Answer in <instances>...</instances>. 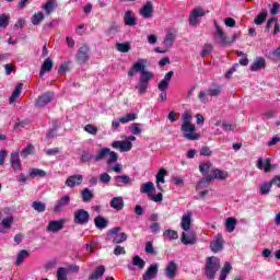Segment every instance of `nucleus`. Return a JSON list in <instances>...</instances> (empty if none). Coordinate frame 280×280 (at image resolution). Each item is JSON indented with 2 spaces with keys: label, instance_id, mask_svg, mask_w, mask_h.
I'll return each mask as SVG.
<instances>
[{
  "label": "nucleus",
  "instance_id": "4c0bfd02",
  "mask_svg": "<svg viewBox=\"0 0 280 280\" xmlns=\"http://www.w3.org/2000/svg\"><path fill=\"white\" fill-rule=\"evenodd\" d=\"M45 21V14L43 12L34 13L31 18L32 25H40Z\"/></svg>",
  "mask_w": 280,
  "mask_h": 280
},
{
  "label": "nucleus",
  "instance_id": "9b49d317",
  "mask_svg": "<svg viewBox=\"0 0 280 280\" xmlns=\"http://www.w3.org/2000/svg\"><path fill=\"white\" fill-rule=\"evenodd\" d=\"M256 165L258 170H264L266 174H268L269 172H272V170L277 167L276 165L272 164V162L270 161V158H267L265 162H264V158H259Z\"/></svg>",
  "mask_w": 280,
  "mask_h": 280
},
{
  "label": "nucleus",
  "instance_id": "473e14b6",
  "mask_svg": "<svg viewBox=\"0 0 280 280\" xmlns=\"http://www.w3.org/2000/svg\"><path fill=\"white\" fill-rule=\"evenodd\" d=\"M145 65H148V59H138V62L132 66L133 71H136V73L145 72Z\"/></svg>",
  "mask_w": 280,
  "mask_h": 280
},
{
  "label": "nucleus",
  "instance_id": "7ed1b4c3",
  "mask_svg": "<svg viewBox=\"0 0 280 280\" xmlns=\"http://www.w3.org/2000/svg\"><path fill=\"white\" fill-rule=\"evenodd\" d=\"M12 224H14V215H12V209L4 208L0 211V233H5V231L12 229Z\"/></svg>",
  "mask_w": 280,
  "mask_h": 280
},
{
  "label": "nucleus",
  "instance_id": "2eb2a0df",
  "mask_svg": "<svg viewBox=\"0 0 280 280\" xmlns=\"http://www.w3.org/2000/svg\"><path fill=\"white\" fill-rule=\"evenodd\" d=\"M200 16H205V10L202 8L194 9L189 16V25L196 27V25H198V19H200Z\"/></svg>",
  "mask_w": 280,
  "mask_h": 280
},
{
  "label": "nucleus",
  "instance_id": "c85d7f7f",
  "mask_svg": "<svg viewBox=\"0 0 280 280\" xmlns=\"http://www.w3.org/2000/svg\"><path fill=\"white\" fill-rule=\"evenodd\" d=\"M54 69V61L51 59L47 58L44 63L42 65V69L39 71V77L43 78L45 73H49Z\"/></svg>",
  "mask_w": 280,
  "mask_h": 280
},
{
  "label": "nucleus",
  "instance_id": "72a5a7b5",
  "mask_svg": "<svg viewBox=\"0 0 280 280\" xmlns=\"http://www.w3.org/2000/svg\"><path fill=\"white\" fill-rule=\"evenodd\" d=\"M222 93V85L220 84H212L208 89V95L211 97H218Z\"/></svg>",
  "mask_w": 280,
  "mask_h": 280
},
{
  "label": "nucleus",
  "instance_id": "cd10ccee",
  "mask_svg": "<svg viewBox=\"0 0 280 280\" xmlns=\"http://www.w3.org/2000/svg\"><path fill=\"white\" fill-rule=\"evenodd\" d=\"M11 167L13 172H21V158L16 152L11 153Z\"/></svg>",
  "mask_w": 280,
  "mask_h": 280
},
{
  "label": "nucleus",
  "instance_id": "a878e982",
  "mask_svg": "<svg viewBox=\"0 0 280 280\" xmlns=\"http://www.w3.org/2000/svg\"><path fill=\"white\" fill-rule=\"evenodd\" d=\"M261 69H266V59L257 57L250 66V71H261Z\"/></svg>",
  "mask_w": 280,
  "mask_h": 280
},
{
  "label": "nucleus",
  "instance_id": "4d7b16f0",
  "mask_svg": "<svg viewBox=\"0 0 280 280\" xmlns=\"http://www.w3.org/2000/svg\"><path fill=\"white\" fill-rule=\"evenodd\" d=\"M10 25V15L8 14H1L0 15V27H8Z\"/></svg>",
  "mask_w": 280,
  "mask_h": 280
},
{
  "label": "nucleus",
  "instance_id": "4be33fe9",
  "mask_svg": "<svg viewBox=\"0 0 280 280\" xmlns=\"http://www.w3.org/2000/svg\"><path fill=\"white\" fill-rule=\"evenodd\" d=\"M124 23L128 27H135V25H137V15H135V12L130 10L126 11L124 15Z\"/></svg>",
  "mask_w": 280,
  "mask_h": 280
},
{
  "label": "nucleus",
  "instance_id": "3c124183",
  "mask_svg": "<svg viewBox=\"0 0 280 280\" xmlns=\"http://www.w3.org/2000/svg\"><path fill=\"white\" fill-rule=\"evenodd\" d=\"M132 264L135 266H137L138 268H140V270H143V268H145V260H143L141 258V256L139 255H136L133 258H132Z\"/></svg>",
  "mask_w": 280,
  "mask_h": 280
},
{
  "label": "nucleus",
  "instance_id": "20e7f679",
  "mask_svg": "<svg viewBox=\"0 0 280 280\" xmlns=\"http://www.w3.org/2000/svg\"><path fill=\"white\" fill-rule=\"evenodd\" d=\"M220 270V259L215 256L208 257L206 259V277L209 280L215 279V272Z\"/></svg>",
  "mask_w": 280,
  "mask_h": 280
},
{
  "label": "nucleus",
  "instance_id": "dca6fc26",
  "mask_svg": "<svg viewBox=\"0 0 280 280\" xmlns=\"http://www.w3.org/2000/svg\"><path fill=\"white\" fill-rule=\"evenodd\" d=\"M224 248V238L222 234H218L217 238L210 243V249L212 253H220Z\"/></svg>",
  "mask_w": 280,
  "mask_h": 280
},
{
  "label": "nucleus",
  "instance_id": "5fc2aeb1",
  "mask_svg": "<svg viewBox=\"0 0 280 280\" xmlns=\"http://www.w3.org/2000/svg\"><path fill=\"white\" fill-rule=\"evenodd\" d=\"M33 152H34V145L28 144L21 151V156L22 159H27V156H30V154H32Z\"/></svg>",
  "mask_w": 280,
  "mask_h": 280
},
{
  "label": "nucleus",
  "instance_id": "c756f323",
  "mask_svg": "<svg viewBox=\"0 0 280 280\" xmlns=\"http://www.w3.org/2000/svg\"><path fill=\"white\" fill-rule=\"evenodd\" d=\"M106 272V267L104 266H98L94 272H92L89 277V280H97L102 279L104 277V273Z\"/></svg>",
  "mask_w": 280,
  "mask_h": 280
},
{
  "label": "nucleus",
  "instance_id": "bb28decb",
  "mask_svg": "<svg viewBox=\"0 0 280 280\" xmlns=\"http://www.w3.org/2000/svg\"><path fill=\"white\" fill-rule=\"evenodd\" d=\"M154 183L152 182H147L144 184H141L140 186V192L141 194H147V196L150 198L152 194L155 191Z\"/></svg>",
  "mask_w": 280,
  "mask_h": 280
},
{
  "label": "nucleus",
  "instance_id": "58836bf2",
  "mask_svg": "<svg viewBox=\"0 0 280 280\" xmlns=\"http://www.w3.org/2000/svg\"><path fill=\"white\" fill-rule=\"evenodd\" d=\"M81 197H82L83 202H91L93 200V198H95V195H93V191H91V189L84 188L81 191Z\"/></svg>",
  "mask_w": 280,
  "mask_h": 280
},
{
  "label": "nucleus",
  "instance_id": "393cba45",
  "mask_svg": "<svg viewBox=\"0 0 280 280\" xmlns=\"http://www.w3.org/2000/svg\"><path fill=\"white\" fill-rule=\"evenodd\" d=\"M165 176H167V171H165V168H160V171L155 175L156 188L159 189V191H163L162 185L165 183Z\"/></svg>",
  "mask_w": 280,
  "mask_h": 280
},
{
  "label": "nucleus",
  "instance_id": "6e6d98bb",
  "mask_svg": "<svg viewBox=\"0 0 280 280\" xmlns=\"http://www.w3.org/2000/svg\"><path fill=\"white\" fill-rule=\"evenodd\" d=\"M213 51V46L211 44H206L201 50L200 56L202 58H207V56H209V54H211Z\"/></svg>",
  "mask_w": 280,
  "mask_h": 280
},
{
  "label": "nucleus",
  "instance_id": "0e129e2a",
  "mask_svg": "<svg viewBox=\"0 0 280 280\" xmlns=\"http://www.w3.org/2000/svg\"><path fill=\"white\" fill-rule=\"evenodd\" d=\"M213 154V151L209 147H202L200 149V156H211Z\"/></svg>",
  "mask_w": 280,
  "mask_h": 280
},
{
  "label": "nucleus",
  "instance_id": "de8ad7c7",
  "mask_svg": "<svg viewBox=\"0 0 280 280\" xmlns=\"http://www.w3.org/2000/svg\"><path fill=\"white\" fill-rule=\"evenodd\" d=\"M152 78H154V73L145 70L144 72L141 73L139 82H143L144 84H148Z\"/></svg>",
  "mask_w": 280,
  "mask_h": 280
},
{
  "label": "nucleus",
  "instance_id": "f03ea898",
  "mask_svg": "<svg viewBox=\"0 0 280 280\" xmlns=\"http://www.w3.org/2000/svg\"><path fill=\"white\" fill-rule=\"evenodd\" d=\"M93 159L95 163H100V161H104V159H107L106 163L108 165H113V163H117L119 155L117 154V152L110 151L109 148L105 147L101 149Z\"/></svg>",
  "mask_w": 280,
  "mask_h": 280
},
{
  "label": "nucleus",
  "instance_id": "423d86ee",
  "mask_svg": "<svg viewBox=\"0 0 280 280\" xmlns=\"http://www.w3.org/2000/svg\"><path fill=\"white\" fill-rule=\"evenodd\" d=\"M119 231H121L119 226L109 230L107 240H112L113 244H122V242H126L128 235L124 232L119 233Z\"/></svg>",
  "mask_w": 280,
  "mask_h": 280
},
{
  "label": "nucleus",
  "instance_id": "c03bdc74",
  "mask_svg": "<svg viewBox=\"0 0 280 280\" xmlns=\"http://www.w3.org/2000/svg\"><path fill=\"white\" fill-rule=\"evenodd\" d=\"M27 257H30V252L22 249L19 254H18V258L15 261L16 266H21L23 264V261H25V259H27Z\"/></svg>",
  "mask_w": 280,
  "mask_h": 280
},
{
  "label": "nucleus",
  "instance_id": "4468645a",
  "mask_svg": "<svg viewBox=\"0 0 280 280\" xmlns=\"http://www.w3.org/2000/svg\"><path fill=\"white\" fill-rule=\"evenodd\" d=\"M71 205V197L69 195L62 196L59 200H57L54 211L55 213H60L63 207H69Z\"/></svg>",
  "mask_w": 280,
  "mask_h": 280
},
{
  "label": "nucleus",
  "instance_id": "39448f33",
  "mask_svg": "<svg viewBox=\"0 0 280 280\" xmlns=\"http://www.w3.org/2000/svg\"><path fill=\"white\" fill-rule=\"evenodd\" d=\"M215 178L218 180H226V178H229V173L219 168L213 170L210 175L199 182L197 186L198 189H202L206 184L212 183L213 180H215Z\"/></svg>",
  "mask_w": 280,
  "mask_h": 280
},
{
  "label": "nucleus",
  "instance_id": "e2e57ef3",
  "mask_svg": "<svg viewBox=\"0 0 280 280\" xmlns=\"http://www.w3.org/2000/svg\"><path fill=\"white\" fill-rule=\"evenodd\" d=\"M110 176L108 175V173H103L100 175V183H103L104 185H108V183H110Z\"/></svg>",
  "mask_w": 280,
  "mask_h": 280
},
{
  "label": "nucleus",
  "instance_id": "69168bd1",
  "mask_svg": "<svg viewBox=\"0 0 280 280\" xmlns=\"http://www.w3.org/2000/svg\"><path fill=\"white\" fill-rule=\"evenodd\" d=\"M114 255H116V257H119V255H126V248L121 247V245H117L114 248Z\"/></svg>",
  "mask_w": 280,
  "mask_h": 280
},
{
  "label": "nucleus",
  "instance_id": "a19ab883",
  "mask_svg": "<svg viewBox=\"0 0 280 280\" xmlns=\"http://www.w3.org/2000/svg\"><path fill=\"white\" fill-rule=\"evenodd\" d=\"M94 224L96 226V229H106L108 226V221H106V219H104V217H96L94 219Z\"/></svg>",
  "mask_w": 280,
  "mask_h": 280
},
{
  "label": "nucleus",
  "instance_id": "774afa93",
  "mask_svg": "<svg viewBox=\"0 0 280 280\" xmlns=\"http://www.w3.org/2000/svg\"><path fill=\"white\" fill-rule=\"evenodd\" d=\"M271 186L275 185L276 187L280 188V175H276L273 178L270 180Z\"/></svg>",
  "mask_w": 280,
  "mask_h": 280
},
{
  "label": "nucleus",
  "instance_id": "6ab92c4d",
  "mask_svg": "<svg viewBox=\"0 0 280 280\" xmlns=\"http://www.w3.org/2000/svg\"><path fill=\"white\" fill-rule=\"evenodd\" d=\"M83 177L80 174L69 176L66 180V186L73 189V187H80L82 185Z\"/></svg>",
  "mask_w": 280,
  "mask_h": 280
},
{
  "label": "nucleus",
  "instance_id": "37998d69",
  "mask_svg": "<svg viewBox=\"0 0 280 280\" xmlns=\"http://www.w3.org/2000/svg\"><path fill=\"white\" fill-rule=\"evenodd\" d=\"M32 207L34 211H37V213H45V210L47 209V205L43 201H34Z\"/></svg>",
  "mask_w": 280,
  "mask_h": 280
},
{
  "label": "nucleus",
  "instance_id": "e433bc0d",
  "mask_svg": "<svg viewBox=\"0 0 280 280\" xmlns=\"http://www.w3.org/2000/svg\"><path fill=\"white\" fill-rule=\"evenodd\" d=\"M56 8H58L56 0H48L43 7V10L46 12V14H51Z\"/></svg>",
  "mask_w": 280,
  "mask_h": 280
},
{
  "label": "nucleus",
  "instance_id": "9d476101",
  "mask_svg": "<svg viewBox=\"0 0 280 280\" xmlns=\"http://www.w3.org/2000/svg\"><path fill=\"white\" fill-rule=\"evenodd\" d=\"M214 30L217 32V38L220 40L221 44H223L224 46L233 45L231 38L226 36V33H224V31L222 30V27H220V25H218V23H214Z\"/></svg>",
  "mask_w": 280,
  "mask_h": 280
},
{
  "label": "nucleus",
  "instance_id": "c9c22d12",
  "mask_svg": "<svg viewBox=\"0 0 280 280\" xmlns=\"http://www.w3.org/2000/svg\"><path fill=\"white\" fill-rule=\"evenodd\" d=\"M23 91V83H19L16 86H15V90L13 91L9 102L10 104H14V102H16V98L18 97H21V92Z\"/></svg>",
  "mask_w": 280,
  "mask_h": 280
},
{
  "label": "nucleus",
  "instance_id": "aec40b11",
  "mask_svg": "<svg viewBox=\"0 0 280 280\" xmlns=\"http://www.w3.org/2000/svg\"><path fill=\"white\" fill-rule=\"evenodd\" d=\"M159 275V265H151L147 271L143 273L142 279L143 280H154L156 279V276Z\"/></svg>",
  "mask_w": 280,
  "mask_h": 280
},
{
  "label": "nucleus",
  "instance_id": "6e6552de",
  "mask_svg": "<svg viewBox=\"0 0 280 280\" xmlns=\"http://www.w3.org/2000/svg\"><path fill=\"white\" fill-rule=\"evenodd\" d=\"M89 220H91V214H89V211L79 209L74 212V224H89Z\"/></svg>",
  "mask_w": 280,
  "mask_h": 280
},
{
  "label": "nucleus",
  "instance_id": "ddd939ff",
  "mask_svg": "<svg viewBox=\"0 0 280 280\" xmlns=\"http://www.w3.org/2000/svg\"><path fill=\"white\" fill-rule=\"evenodd\" d=\"M112 148L115 150H120V152H130V150H132V142L128 140L114 141L112 143Z\"/></svg>",
  "mask_w": 280,
  "mask_h": 280
},
{
  "label": "nucleus",
  "instance_id": "f8f14e48",
  "mask_svg": "<svg viewBox=\"0 0 280 280\" xmlns=\"http://www.w3.org/2000/svg\"><path fill=\"white\" fill-rule=\"evenodd\" d=\"M54 100V92H46L43 95L38 96L36 101L37 108H43Z\"/></svg>",
  "mask_w": 280,
  "mask_h": 280
},
{
  "label": "nucleus",
  "instance_id": "1a4fd4ad",
  "mask_svg": "<svg viewBox=\"0 0 280 280\" xmlns=\"http://www.w3.org/2000/svg\"><path fill=\"white\" fill-rule=\"evenodd\" d=\"M90 51H91V48H89L88 45L81 46L77 51V60L82 65H84L85 62H89Z\"/></svg>",
  "mask_w": 280,
  "mask_h": 280
},
{
  "label": "nucleus",
  "instance_id": "5701e85b",
  "mask_svg": "<svg viewBox=\"0 0 280 280\" xmlns=\"http://www.w3.org/2000/svg\"><path fill=\"white\" fill-rule=\"evenodd\" d=\"M140 14L143 19H152L154 14V7L152 5V2L148 1L140 10Z\"/></svg>",
  "mask_w": 280,
  "mask_h": 280
},
{
  "label": "nucleus",
  "instance_id": "864d4df0",
  "mask_svg": "<svg viewBox=\"0 0 280 280\" xmlns=\"http://www.w3.org/2000/svg\"><path fill=\"white\" fill-rule=\"evenodd\" d=\"M268 16V12L267 11H262L258 16H256V19L254 20V23L256 25H262V23L266 22V18Z\"/></svg>",
  "mask_w": 280,
  "mask_h": 280
},
{
  "label": "nucleus",
  "instance_id": "13d9d810",
  "mask_svg": "<svg viewBox=\"0 0 280 280\" xmlns=\"http://www.w3.org/2000/svg\"><path fill=\"white\" fill-rule=\"evenodd\" d=\"M136 89L138 90V93L140 95H143L148 91V83H143L142 81H139V83L136 85Z\"/></svg>",
  "mask_w": 280,
  "mask_h": 280
},
{
  "label": "nucleus",
  "instance_id": "7c9ffc66",
  "mask_svg": "<svg viewBox=\"0 0 280 280\" xmlns=\"http://www.w3.org/2000/svg\"><path fill=\"white\" fill-rule=\"evenodd\" d=\"M236 226H237V219L233 217H229L228 219H225V231L228 233H233Z\"/></svg>",
  "mask_w": 280,
  "mask_h": 280
},
{
  "label": "nucleus",
  "instance_id": "052dcab7",
  "mask_svg": "<svg viewBox=\"0 0 280 280\" xmlns=\"http://www.w3.org/2000/svg\"><path fill=\"white\" fill-rule=\"evenodd\" d=\"M84 131L88 132L89 135H93V136L97 135V128L95 127V125H91V124L86 125L84 127Z\"/></svg>",
  "mask_w": 280,
  "mask_h": 280
},
{
  "label": "nucleus",
  "instance_id": "412c9836",
  "mask_svg": "<svg viewBox=\"0 0 280 280\" xmlns=\"http://www.w3.org/2000/svg\"><path fill=\"white\" fill-rule=\"evenodd\" d=\"M177 271L178 265L174 260H171L165 268V277H167V279H174Z\"/></svg>",
  "mask_w": 280,
  "mask_h": 280
},
{
  "label": "nucleus",
  "instance_id": "680f3d73",
  "mask_svg": "<svg viewBox=\"0 0 280 280\" xmlns=\"http://www.w3.org/2000/svg\"><path fill=\"white\" fill-rule=\"evenodd\" d=\"M208 170H211V162H205L199 165L201 174H207Z\"/></svg>",
  "mask_w": 280,
  "mask_h": 280
},
{
  "label": "nucleus",
  "instance_id": "ea45409f",
  "mask_svg": "<svg viewBox=\"0 0 280 280\" xmlns=\"http://www.w3.org/2000/svg\"><path fill=\"white\" fill-rule=\"evenodd\" d=\"M121 32V26L117 22H113L107 30V36H115V34H119Z\"/></svg>",
  "mask_w": 280,
  "mask_h": 280
},
{
  "label": "nucleus",
  "instance_id": "2f4dec72",
  "mask_svg": "<svg viewBox=\"0 0 280 280\" xmlns=\"http://www.w3.org/2000/svg\"><path fill=\"white\" fill-rule=\"evenodd\" d=\"M110 207L116 211H121L124 209V197H114L110 200Z\"/></svg>",
  "mask_w": 280,
  "mask_h": 280
},
{
  "label": "nucleus",
  "instance_id": "a18cd8bd",
  "mask_svg": "<svg viewBox=\"0 0 280 280\" xmlns=\"http://www.w3.org/2000/svg\"><path fill=\"white\" fill-rule=\"evenodd\" d=\"M176 39V36L173 33H168L163 42L164 47H166V49H170L172 47V45H174V40Z\"/></svg>",
  "mask_w": 280,
  "mask_h": 280
},
{
  "label": "nucleus",
  "instance_id": "8fccbe9b",
  "mask_svg": "<svg viewBox=\"0 0 280 280\" xmlns=\"http://www.w3.org/2000/svg\"><path fill=\"white\" fill-rule=\"evenodd\" d=\"M165 240H178V232L174 230H165L163 233Z\"/></svg>",
  "mask_w": 280,
  "mask_h": 280
},
{
  "label": "nucleus",
  "instance_id": "f257e3e1",
  "mask_svg": "<svg viewBox=\"0 0 280 280\" xmlns=\"http://www.w3.org/2000/svg\"><path fill=\"white\" fill-rule=\"evenodd\" d=\"M183 125H182V132L184 139H188V141H198L200 139V135L196 133V125L191 124V116L190 112H186L183 114Z\"/></svg>",
  "mask_w": 280,
  "mask_h": 280
},
{
  "label": "nucleus",
  "instance_id": "f3484780",
  "mask_svg": "<svg viewBox=\"0 0 280 280\" xmlns=\"http://www.w3.org/2000/svg\"><path fill=\"white\" fill-rule=\"evenodd\" d=\"M196 242H198V238L196 237V233L194 232H189L188 234L183 232L182 233V244H184V246H194V244H196Z\"/></svg>",
  "mask_w": 280,
  "mask_h": 280
},
{
  "label": "nucleus",
  "instance_id": "b1692460",
  "mask_svg": "<svg viewBox=\"0 0 280 280\" xmlns=\"http://www.w3.org/2000/svg\"><path fill=\"white\" fill-rule=\"evenodd\" d=\"M192 215H194V213H191V211H187L182 217L180 226H182L183 231H189L191 229V217Z\"/></svg>",
  "mask_w": 280,
  "mask_h": 280
},
{
  "label": "nucleus",
  "instance_id": "79ce46f5",
  "mask_svg": "<svg viewBox=\"0 0 280 280\" xmlns=\"http://www.w3.org/2000/svg\"><path fill=\"white\" fill-rule=\"evenodd\" d=\"M272 189V184L270 182H265L260 185L259 192L261 196H268Z\"/></svg>",
  "mask_w": 280,
  "mask_h": 280
},
{
  "label": "nucleus",
  "instance_id": "338daca9",
  "mask_svg": "<svg viewBox=\"0 0 280 280\" xmlns=\"http://www.w3.org/2000/svg\"><path fill=\"white\" fill-rule=\"evenodd\" d=\"M279 8H280L279 2H275V3L271 5L270 14H271L272 16H275L276 14H279Z\"/></svg>",
  "mask_w": 280,
  "mask_h": 280
},
{
  "label": "nucleus",
  "instance_id": "0eeeda50",
  "mask_svg": "<svg viewBox=\"0 0 280 280\" xmlns=\"http://www.w3.org/2000/svg\"><path fill=\"white\" fill-rule=\"evenodd\" d=\"M66 223H67V220L65 219L51 220L48 222L46 231L47 233H59V231H62V229H65Z\"/></svg>",
  "mask_w": 280,
  "mask_h": 280
},
{
  "label": "nucleus",
  "instance_id": "09e8293b",
  "mask_svg": "<svg viewBox=\"0 0 280 280\" xmlns=\"http://www.w3.org/2000/svg\"><path fill=\"white\" fill-rule=\"evenodd\" d=\"M138 115L135 113L127 114L119 118L120 124H128L130 121H135L137 119Z\"/></svg>",
  "mask_w": 280,
  "mask_h": 280
},
{
  "label": "nucleus",
  "instance_id": "49530a36",
  "mask_svg": "<svg viewBox=\"0 0 280 280\" xmlns=\"http://www.w3.org/2000/svg\"><path fill=\"white\" fill-rule=\"evenodd\" d=\"M69 276V269L65 267H60L57 269V280H69L67 277Z\"/></svg>",
  "mask_w": 280,
  "mask_h": 280
},
{
  "label": "nucleus",
  "instance_id": "a211bd4d",
  "mask_svg": "<svg viewBox=\"0 0 280 280\" xmlns=\"http://www.w3.org/2000/svg\"><path fill=\"white\" fill-rule=\"evenodd\" d=\"M114 180L116 183V187H130L132 185V179L128 175H117L114 177Z\"/></svg>",
  "mask_w": 280,
  "mask_h": 280
},
{
  "label": "nucleus",
  "instance_id": "bf43d9fd",
  "mask_svg": "<svg viewBox=\"0 0 280 280\" xmlns=\"http://www.w3.org/2000/svg\"><path fill=\"white\" fill-rule=\"evenodd\" d=\"M143 125L139 124V122H135L130 126V132L132 135H141L142 130H141V127Z\"/></svg>",
  "mask_w": 280,
  "mask_h": 280
},
{
  "label": "nucleus",
  "instance_id": "603ef678",
  "mask_svg": "<svg viewBox=\"0 0 280 280\" xmlns=\"http://www.w3.org/2000/svg\"><path fill=\"white\" fill-rule=\"evenodd\" d=\"M116 48L121 54H128L130 51V43H118L116 44Z\"/></svg>",
  "mask_w": 280,
  "mask_h": 280
},
{
  "label": "nucleus",
  "instance_id": "f704fd0d",
  "mask_svg": "<svg viewBox=\"0 0 280 280\" xmlns=\"http://www.w3.org/2000/svg\"><path fill=\"white\" fill-rule=\"evenodd\" d=\"M28 176L31 178H45V176H47V172L40 168H31L28 172Z\"/></svg>",
  "mask_w": 280,
  "mask_h": 280
}]
</instances>
